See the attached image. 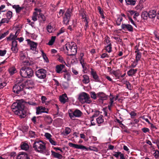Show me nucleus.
<instances>
[{
    "label": "nucleus",
    "instance_id": "nucleus-15",
    "mask_svg": "<svg viewBox=\"0 0 159 159\" xmlns=\"http://www.w3.org/2000/svg\"><path fill=\"white\" fill-rule=\"evenodd\" d=\"M43 142L41 140L36 139L34 141L33 145V147L35 150L37 151L38 149L41 145V144Z\"/></svg>",
    "mask_w": 159,
    "mask_h": 159
},
{
    "label": "nucleus",
    "instance_id": "nucleus-16",
    "mask_svg": "<svg viewBox=\"0 0 159 159\" xmlns=\"http://www.w3.org/2000/svg\"><path fill=\"white\" fill-rule=\"evenodd\" d=\"M65 67V65L62 64L57 65L56 66L55 71L57 73H62V69Z\"/></svg>",
    "mask_w": 159,
    "mask_h": 159
},
{
    "label": "nucleus",
    "instance_id": "nucleus-59",
    "mask_svg": "<svg viewBox=\"0 0 159 159\" xmlns=\"http://www.w3.org/2000/svg\"><path fill=\"white\" fill-rule=\"evenodd\" d=\"M64 12V11L62 9H60L59 12V16L57 15L58 18H60L61 16H62Z\"/></svg>",
    "mask_w": 159,
    "mask_h": 159
},
{
    "label": "nucleus",
    "instance_id": "nucleus-53",
    "mask_svg": "<svg viewBox=\"0 0 159 159\" xmlns=\"http://www.w3.org/2000/svg\"><path fill=\"white\" fill-rule=\"evenodd\" d=\"M37 14L35 12H34L33 15L32 17V19L34 21H36L37 20Z\"/></svg>",
    "mask_w": 159,
    "mask_h": 159
},
{
    "label": "nucleus",
    "instance_id": "nucleus-50",
    "mask_svg": "<svg viewBox=\"0 0 159 159\" xmlns=\"http://www.w3.org/2000/svg\"><path fill=\"white\" fill-rule=\"evenodd\" d=\"M30 136L31 138L35 137V133L32 131H30L29 132Z\"/></svg>",
    "mask_w": 159,
    "mask_h": 159
},
{
    "label": "nucleus",
    "instance_id": "nucleus-24",
    "mask_svg": "<svg viewBox=\"0 0 159 159\" xmlns=\"http://www.w3.org/2000/svg\"><path fill=\"white\" fill-rule=\"evenodd\" d=\"M75 117H80L82 114V112L79 110L76 109L74 111Z\"/></svg>",
    "mask_w": 159,
    "mask_h": 159
},
{
    "label": "nucleus",
    "instance_id": "nucleus-62",
    "mask_svg": "<svg viewBox=\"0 0 159 159\" xmlns=\"http://www.w3.org/2000/svg\"><path fill=\"white\" fill-rule=\"evenodd\" d=\"M45 136L46 137L47 139H48V140L50 138H51V137H52V135L50 134L49 133H46L45 134Z\"/></svg>",
    "mask_w": 159,
    "mask_h": 159
},
{
    "label": "nucleus",
    "instance_id": "nucleus-56",
    "mask_svg": "<svg viewBox=\"0 0 159 159\" xmlns=\"http://www.w3.org/2000/svg\"><path fill=\"white\" fill-rule=\"evenodd\" d=\"M11 49L14 53H17L18 51V49L17 47H12Z\"/></svg>",
    "mask_w": 159,
    "mask_h": 159
},
{
    "label": "nucleus",
    "instance_id": "nucleus-2",
    "mask_svg": "<svg viewBox=\"0 0 159 159\" xmlns=\"http://www.w3.org/2000/svg\"><path fill=\"white\" fill-rule=\"evenodd\" d=\"M22 77L30 78L34 76V71L32 69L29 67H23L20 72Z\"/></svg>",
    "mask_w": 159,
    "mask_h": 159
},
{
    "label": "nucleus",
    "instance_id": "nucleus-35",
    "mask_svg": "<svg viewBox=\"0 0 159 159\" xmlns=\"http://www.w3.org/2000/svg\"><path fill=\"white\" fill-rule=\"evenodd\" d=\"M57 60L59 61L60 62L63 63H65V61L63 59V57L59 54H57Z\"/></svg>",
    "mask_w": 159,
    "mask_h": 159
},
{
    "label": "nucleus",
    "instance_id": "nucleus-41",
    "mask_svg": "<svg viewBox=\"0 0 159 159\" xmlns=\"http://www.w3.org/2000/svg\"><path fill=\"white\" fill-rule=\"evenodd\" d=\"M84 56V54L83 53H80V57L79 58L80 63H82L84 61V59L83 58Z\"/></svg>",
    "mask_w": 159,
    "mask_h": 159
},
{
    "label": "nucleus",
    "instance_id": "nucleus-42",
    "mask_svg": "<svg viewBox=\"0 0 159 159\" xmlns=\"http://www.w3.org/2000/svg\"><path fill=\"white\" fill-rule=\"evenodd\" d=\"M123 20L122 18L120 16H119L117 19L116 20V23L117 25H120L121 24V22Z\"/></svg>",
    "mask_w": 159,
    "mask_h": 159
},
{
    "label": "nucleus",
    "instance_id": "nucleus-34",
    "mask_svg": "<svg viewBox=\"0 0 159 159\" xmlns=\"http://www.w3.org/2000/svg\"><path fill=\"white\" fill-rule=\"evenodd\" d=\"M17 37V36H15L12 33H11L10 36L7 37V41H10L12 40V41L15 39Z\"/></svg>",
    "mask_w": 159,
    "mask_h": 159
},
{
    "label": "nucleus",
    "instance_id": "nucleus-54",
    "mask_svg": "<svg viewBox=\"0 0 159 159\" xmlns=\"http://www.w3.org/2000/svg\"><path fill=\"white\" fill-rule=\"evenodd\" d=\"M7 52L6 50H0V56H3Z\"/></svg>",
    "mask_w": 159,
    "mask_h": 159
},
{
    "label": "nucleus",
    "instance_id": "nucleus-18",
    "mask_svg": "<svg viewBox=\"0 0 159 159\" xmlns=\"http://www.w3.org/2000/svg\"><path fill=\"white\" fill-rule=\"evenodd\" d=\"M20 147L22 150L26 151H27L29 148L28 144L25 142H22Z\"/></svg>",
    "mask_w": 159,
    "mask_h": 159
},
{
    "label": "nucleus",
    "instance_id": "nucleus-31",
    "mask_svg": "<svg viewBox=\"0 0 159 159\" xmlns=\"http://www.w3.org/2000/svg\"><path fill=\"white\" fill-rule=\"evenodd\" d=\"M136 1L137 0H125L127 4L133 6L135 5Z\"/></svg>",
    "mask_w": 159,
    "mask_h": 159
},
{
    "label": "nucleus",
    "instance_id": "nucleus-7",
    "mask_svg": "<svg viewBox=\"0 0 159 159\" xmlns=\"http://www.w3.org/2000/svg\"><path fill=\"white\" fill-rule=\"evenodd\" d=\"M69 146L71 148H75L76 149H82L84 150L88 151L89 150H93L90 148H87L82 145H78L73 143L71 142L68 143Z\"/></svg>",
    "mask_w": 159,
    "mask_h": 159
},
{
    "label": "nucleus",
    "instance_id": "nucleus-44",
    "mask_svg": "<svg viewBox=\"0 0 159 159\" xmlns=\"http://www.w3.org/2000/svg\"><path fill=\"white\" fill-rule=\"evenodd\" d=\"M141 16L142 18L145 19V17L147 18L148 17V12L146 11H143L142 12Z\"/></svg>",
    "mask_w": 159,
    "mask_h": 159
},
{
    "label": "nucleus",
    "instance_id": "nucleus-46",
    "mask_svg": "<svg viewBox=\"0 0 159 159\" xmlns=\"http://www.w3.org/2000/svg\"><path fill=\"white\" fill-rule=\"evenodd\" d=\"M47 29L49 33H51L53 32L52 27L50 25H48L47 27Z\"/></svg>",
    "mask_w": 159,
    "mask_h": 159
},
{
    "label": "nucleus",
    "instance_id": "nucleus-51",
    "mask_svg": "<svg viewBox=\"0 0 159 159\" xmlns=\"http://www.w3.org/2000/svg\"><path fill=\"white\" fill-rule=\"evenodd\" d=\"M126 88L129 90L131 89V85L129 81H126V83H125Z\"/></svg>",
    "mask_w": 159,
    "mask_h": 159
},
{
    "label": "nucleus",
    "instance_id": "nucleus-61",
    "mask_svg": "<svg viewBox=\"0 0 159 159\" xmlns=\"http://www.w3.org/2000/svg\"><path fill=\"white\" fill-rule=\"evenodd\" d=\"M17 42L15 39L12 41V47H17Z\"/></svg>",
    "mask_w": 159,
    "mask_h": 159
},
{
    "label": "nucleus",
    "instance_id": "nucleus-6",
    "mask_svg": "<svg viewBox=\"0 0 159 159\" xmlns=\"http://www.w3.org/2000/svg\"><path fill=\"white\" fill-rule=\"evenodd\" d=\"M46 70L43 68L39 69L35 72L36 76L40 79H44L46 75Z\"/></svg>",
    "mask_w": 159,
    "mask_h": 159
},
{
    "label": "nucleus",
    "instance_id": "nucleus-10",
    "mask_svg": "<svg viewBox=\"0 0 159 159\" xmlns=\"http://www.w3.org/2000/svg\"><path fill=\"white\" fill-rule=\"evenodd\" d=\"M90 74L93 78L95 81L96 82H98L99 83L101 82L100 79L98 75L96 72L93 69H91Z\"/></svg>",
    "mask_w": 159,
    "mask_h": 159
},
{
    "label": "nucleus",
    "instance_id": "nucleus-37",
    "mask_svg": "<svg viewBox=\"0 0 159 159\" xmlns=\"http://www.w3.org/2000/svg\"><path fill=\"white\" fill-rule=\"evenodd\" d=\"M6 15L7 18V19L8 20H9L12 17V12L11 11H8L7 12Z\"/></svg>",
    "mask_w": 159,
    "mask_h": 159
},
{
    "label": "nucleus",
    "instance_id": "nucleus-57",
    "mask_svg": "<svg viewBox=\"0 0 159 159\" xmlns=\"http://www.w3.org/2000/svg\"><path fill=\"white\" fill-rule=\"evenodd\" d=\"M129 20L130 21L131 24L134 25L136 27H137V26L135 23L133 19L129 16H128Z\"/></svg>",
    "mask_w": 159,
    "mask_h": 159
},
{
    "label": "nucleus",
    "instance_id": "nucleus-32",
    "mask_svg": "<svg viewBox=\"0 0 159 159\" xmlns=\"http://www.w3.org/2000/svg\"><path fill=\"white\" fill-rule=\"evenodd\" d=\"M96 121L98 124H101L104 122L103 116L101 115L100 116L96 119Z\"/></svg>",
    "mask_w": 159,
    "mask_h": 159
},
{
    "label": "nucleus",
    "instance_id": "nucleus-8",
    "mask_svg": "<svg viewBox=\"0 0 159 159\" xmlns=\"http://www.w3.org/2000/svg\"><path fill=\"white\" fill-rule=\"evenodd\" d=\"M98 97L99 98L98 101L100 102L103 103L104 100H107L108 98V95L102 92H99L97 93Z\"/></svg>",
    "mask_w": 159,
    "mask_h": 159
},
{
    "label": "nucleus",
    "instance_id": "nucleus-20",
    "mask_svg": "<svg viewBox=\"0 0 159 159\" xmlns=\"http://www.w3.org/2000/svg\"><path fill=\"white\" fill-rule=\"evenodd\" d=\"M37 151L40 153H43L46 150L45 144L44 142L41 144V145L38 149Z\"/></svg>",
    "mask_w": 159,
    "mask_h": 159
},
{
    "label": "nucleus",
    "instance_id": "nucleus-13",
    "mask_svg": "<svg viewBox=\"0 0 159 159\" xmlns=\"http://www.w3.org/2000/svg\"><path fill=\"white\" fill-rule=\"evenodd\" d=\"M71 53L69 55L70 56L75 55L77 52V47L75 44H73L72 46L70 45V48Z\"/></svg>",
    "mask_w": 159,
    "mask_h": 159
},
{
    "label": "nucleus",
    "instance_id": "nucleus-4",
    "mask_svg": "<svg viewBox=\"0 0 159 159\" xmlns=\"http://www.w3.org/2000/svg\"><path fill=\"white\" fill-rule=\"evenodd\" d=\"M25 86L21 84H15L13 87V92L17 94L24 95L26 94V92L24 90Z\"/></svg>",
    "mask_w": 159,
    "mask_h": 159
},
{
    "label": "nucleus",
    "instance_id": "nucleus-47",
    "mask_svg": "<svg viewBox=\"0 0 159 159\" xmlns=\"http://www.w3.org/2000/svg\"><path fill=\"white\" fill-rule=\"evenodd\" d=\"M121 153L120 152H115L114 154H113V155L118 159L119 158L120 155Z\"/></svg>",
    "mask_w": 159,
    "mask_h": 159
},
{
    "label": "nucleus",
    "instance_id": "nucleus-1",
    "mask_svg": "<svg viewBox=\"0 0 159 159\" xmlns=\"http://www.w3.org/2000/svg\"><path fill=\"white\" fill-rule=\"evenodd\" d=\"M25 102L23 99L17 100L11 106V108L14 113L19 116L21 118L26 116V111L25 109Z\"/></svg>",
    "mask_w": 159,
    "mask_h": 159
},
{
    "label": "nucleus",
    "instance_id": "nucleus-26",
    "mask_svg": "<svg viewBox=\"0 0 159 159\" xmlns=\"http://www.w3.org/2000/svg\"><path fill=\"white\" fill-rule=\"evenodd\" d=\"M23 77L18 78L17 80V83L16 84H21L22 85H24V86H25V82L24 81Z\"/></svg>",
    "mask_w": 159,
    "mask_h": 159
},
{
    "label": "nucleus",
    "instance_id": "nucleus-11",
    "mask_svg": "<svg viewBox=\"0 0 159 159\" xmlns=\"http://www.w3.org/2000/svg\"><path fill=\"white\" fill-rule=\"evenodd\" d=\"M16 159H30V156L25 152H22L17 156Z\"/></svg>",
    "mask_w": 159,
    "mask_h": 159
},
{
    "label": "nucleus",
    "instance_id": "nucleus-21",
    "mask_svg": "<svg viewBox=\"0 0 159 159\" xmlns=\"http://www.w3.org/2000/svg\"><path fill=\"white\" fill-rule=\"evenodd\" d=\"M68 100V98L66 94H64L62 96H60L59 98V100L61 102L64 104L67 102V100Z\"/></svg>",
    "mask_w": 159,
    "mask_h": 159
},
{
    "label": "nucleus",
    "instance_id": "nucleus-14",
    "mask_svg": "<svg viewBox=\"0 0 159 159\" xmlns=\"http://www.w3.org/2000/svg\"><path fill=\"white\" fill-rule=\"evenodd\" d=\"M28 43L30 45V49L33 50H35L37 46V43L33 41H32L30 39L27 40Z\"/></svg>",
    "mask_w": 159,
    "mask_h": 159
},
{
    "label": "nucleus",
    "instance_id": "nucleus-28",
    "mask_svg": "<svg viewBox=\"0 0 159 159\" xmlns=\"http://www.w3.org/2000/svg\"><path fill=\"white\" fill-rule=\"evenodd\" d=\"M137 70V69H131L128 71L127 74L129 76H132L136 73Z\"/></svg>",
    "mask_w": 159,
    "mask_h": 159
},
{
    "label": "nucleus",
    "instance_id": "nucleus-9",
    "mask_svg": "<svg viewBox=\"0 0 159 159\" xmlns=\"http://www.w3.org/2000/svg\"><path fill=\"white\" fill-rule=\"evenodd\" d=\"M48 111L49 110L48 108L43 106H39L36 108L37 114H39L42 113H48Z\"/></svg>",
    "mask_w": 159,
    "mask_h": 159
},
{
    "label": "nucleus",
    "instance_id": "nucleus-43",
    "mask_svg": "<svg viewBox=\"0 0 159 159\" xmlns=\"http://www.w3.org/2000/svg\"><path fill=\"white\" fill-rule=\"evenodd\" d=\"M111 44L110 43L107 46H106V50L109 53L111 52Z\"/></svg>",
    "mask_w": 159,
    "mask_h": 159
},
{
    "label": "nucleus",
    "instance_id": "nucleus-27",
    "mask_svg": "<svg viewBox=\"0 0 159 159\" xmlns=\"http://www.w3.org/2000/svg\"><path fill=\"white\" fill-rule=\"evenodd\" d=\"M83 77V79L82 80V82L86 84L89 82V77L87 75H84Z\"/></svg>",
    "mask_w": 159,
    "mask_h": 159
},
{
    "label": "nucleus",
    "instance_id": "nucleus-60",
    "mask_svg": "<svg viewBox=\"0 0 159 159\" xmlns=\"http://www.w3.org/2000/svg\"><path fill=\"white\" fill-rule=\"evenodd\" d=\"M129 114L130 115L132 118H134V117L137 115L136 113L133 111L129 113Z\"/></svg>",
    "mask_w": 159,
    "mask_h": 159
},
{
    "label": "nucleus",
    "instance_id": "nucleus-25",
    "mask_svg": "<svg viewBox=\"0 0 159 159\" xmlns=\"http://www.w3.org/2000/svg\"><path fill=\"white\" fill-rule=\"evenodd\" d=\"M8 71L11 75H14L17 72L16 69L14 66L11 67L9 68Z\"/></svg>",
    "mask_w": 159,
    "mask_h": 159
},
{
    "label": "nucleus",
    "instance_id": "nucleus-52",
    "mask_svg": "<svg viewBox=\"0 0 159 159\" xmlns=\"http://www.w3.org/2000/svg\"><path fill=\"white\" fill-rule=\"evenodd\" d=\"M39 17L40 18L41 21H43V22H44L46 20V18L45 16L42 14H39Z\"/></svg>",
    "mask_w": 159,
    "mask_h": 159
},
{
    "label": "nucleus",
    "instance_id": "nucleus-22",
    "mask_svg": "<svg viewBox=\"0 0 159 159\" xmlns=\"http://www.w3.org/2000/svg\"><path fill=\"white\" fill-rule=\"evenodd\" d=\"M156 11L155 10H152L148 12V17L151 19L154 18L156 15Z\"/></svg>",
    "mask_w": 159,
    "mask_h": 159
},
{
    "label": "nucleus",
    "instance_id": "nucleus-63",
    "mask_svg": "<svg viewBox=\"0 0 159 159\" xmlns=\"http://www.w3.org/2000/svg\"><path fill=\"white\" fill-rule=\"evenodd\" d=\"M49 142L52 145H55L57 144L56 142L53 140L52 138L49 139Z\"/></svg>",
    "mask_w": 159,
    "mask_h": 159
},
{
    "label": "nucleus",
    "instance_id": "nucleus-17",
    "mask_svg": "<svg viewBox=\"0 0 159 159\" xmlns=\"http://www.w3.org/2000/svg\"><path fill=\"white\" fill-rule=\"evenodd\" d=\"M135 53H136L135 61H136L138 62L140 60L141 58L142 53L139 52V50L138 48L136 49Z\"/></svg>",
    "mask_w": 159,
    "mask_h": 159
},
{
    "label": "nucleus",
    "instance_id": "nucleus-48",
    "mask_svg": "<svg viewBox=\"0 0 159 159\" xmlns=\"http://www.w3.org/2000/svg\"><path fill=\"white\" fill-rule=\"evenodd\" d=\"M65 31V29L64 27L61 28L59 30V32L57 33V36H58L61 34L64 33Z\"/></svg>",
    "mask_w": 159,
    "mask_h": 159
},
{
    "label": "nucleus",
    "instance_id": "nucleus-19",
    "mask_svg": "<svg viewBox=\"0 0 159 159\" xmlns=\"http://www.w3.org/2000/svg\"><path fill=\"white\" fill-rule=\"evenodd\" d=\"M52 156L55 158L58 159H61L63 157L62 155L60 153L55 152L53 150L51 151Z\"/></svg>",
    "mask_w": 159,
    "mask_h": 159
},
{
    "label": "nucleus",
    "instance_id": "nucleus-30",
    "mask_svg": "<svg viewBox=\"0 0 159 159\" xmlns=\"http://www.w3.org/2000/svg\"><path fill=\"white\" fill-rule=\"evenodd\" d=\"M71 13V10L70 9H68L65 14L64 16L70 19Z\"/></svg>",
    "mask_w": 159,
    "mask_h": 159
},
{
    "label": "nucleus",
    "instance_id": "nucleus-55",
    "mask_svg": "<svg viewBox=\"0 0 159 159\" xmlns=\"http://www.w3.org/2000/svg\"><path fill=\"white\" fill-rule=\"evenodd\" d=\"M9 31H7L6 32L2 34V35L0 36V39L4 38L6 36L9 34Z\"/></svg>",
    "mask_w": 159,
    "mask_h": 159
},
{
    "label": "nucleus",
    "instance_id": "nucleus-64",
    "mask_svg": "<svg viewBox=\"0 0 159 159\" xmlns=\"http://www.w3.org/2000/svg\"><path fill=\"white\" fill-rule=\"evenodd\" d=\"M97 9L100 14H103V10L100 7L98 6L97 7Z\"/></svg>",
    "mask_w": 159,
    "mask_h": 159
},
{
    "label": "nucleus",
    "instance_id": "nucleus-40",
    "mask_svg": "<svg viewBox=\"0 0 159 159\" xmlns=\"http://www.w3.org/2000/svg\"><path fill=\"white\" fill-rule=\"evenodd\" d=\"M114 97H113L112 98H110V102H109L110 104L108 106V109L110 111H111V107L112 106L113 103L114 101L113 100L114 99Z\"/></svg>",
    "mask_w": 159,
    "mask_h": 159
},
{
    "label": "nucleus",
    "instance_id": "nucleus-58",
    "mask_svg": "<svg viewBox=\"0 0 159 159\" xmlns=\"http://www.w3.org/2000/svg\"><path fill=\"white\" fill-rule=\"evenodd\" d=\"M99 114V111H96L95 112V113L92 116L90 117V118L97 117Z\"/></svg>",
    "mask_w": 159,
    "mask_h": 159
},
{
    "label": "nucleus",
    "instance_id": "nucleus-23",
    "mask_svg": "<svg viewBox=\"0 0 159 159\" xmlns=\"http://www.w3.org/2000/svg\"><path fill=\"white\" fill-rule=\"evenodd\" d=\"M44 117V120L47 124H50L52 123V120L50 116L46 115Z\"/></svg>",
    "mask_w": 159,
    "mask_h": 159
},
{
    "label": "nucleus",
    "instance_id": "nucleus-33",
    "mask_svg": "<svg viewBox=\"0 0 159 159\" xmlns=\"http://www.w3.org/2000/svg\"><path fill=\"white\" fill-rule=\"evenodd\" d=\"M71 131V130L70 128L66 127L65 128V131L63 132V134L64 135H66L70 133Z\"/></svg>",
    "mask_w": 159,
    "mask_h": 159
},
{
    "label": "nucleus",
    "instance_id": "nucleus-38",
    "mask_svg": "<svg viewBox=\"0 0 159 159\" xmlns=\"http://www.w3.org/2000/svg\"><path fill=\"white\" fill-rule=\"evenodd\" d=\"M90 95L91 98L93 99H96L98 97L97 93L96 94L94 91L91 92H90Z\"/></svg>",
    "mask_w": 159,
    "mask_h": 159
},
{
    "label": "nucleus",
    "instance_id": "nucleus-49",
    "mask_svg": "<svg viewBox=\"0 0 159 159\" xmlns=\"http://www.w3.org/2000/svg\"><path fill=\"white\" fill-rule=\"evenodd\" d=\"M69 116L71 118H74L75 117V115H73L74 114V111L72 112V111L71 109H69Z\"/></svg>",
    "mask_w": 159,
    "mask_h": 159
},
{
    "label": "nucleus",
    "instance_id": "nucleus-3",
    "mask_svg": "<svg viewBox=\"0 0 159 159\" xmlns=\"http://www.w3.org/2000/svg\"><path fill=\"white\" fill-rule=\"evenodd\" d=\"M78 99L79 101L83 104L84 103L90 104L92 102L89 95L84 92L82 93L79 95Z\"/></svg>",
    "mask_w": 159,
    "mask_h": 159
},
{
    "label": "nucleus",
    "instance_id": "nucleus-5",
    "mask_svg": "<svg viewBox=\"0 0 159 159\" xmlns=\"http://www.w3.org/2000/svg\"><path fill=\"white\" fill-rule=\"evenodd\" d=\"M20 60L22 61L24 65L27 66H32L33 63L29 61V58L26 54L21 52L20 55Z\"/></svg>",
    "mask_w": 159,
    "mask_h": 159
},
{
    "label": "nucleus",
    "instance_id": "nucleus-45",
    "mask_svg": "<svg viewBox=\"0 0 159 159\" xmlns=\"http://www.w3.org/2000/svg\"><path fill=\"white\" fill-rule=\"evenodd\" d=\"M9 22V20L7 18H3L2 19L0 22V26H1L2 24L5 23H8Z\"/></svg>",
    "mask_w": 159,
    "mask_h": 159
},
{
    "label": "nucleus",
    "instance_id": "nucleus-12",
    "mask_svg": "<svg viewBox=\"0 0 159 159\" xmlns=\"http://www.w3.org/2000/svg\"><path fill=\"white\" fill-rule=\"evenodd\" d=\"M121 27L122 29L125 31L127 30L128 31L131 32H133V31L132 26L129 24H126L122 23L121 25Z\"/></svg>",
    "mask_w": 159,
    "mask_h": 159
},
{
    "label": "nucleus",
    "instance_id": "nucleus-29",
    "mask_svg": "<svg viewBox=\"0 0 159 159\" xmlns=\"http://www.w3.org/2000/svg\"><path fill=\"white\" fill-rule=\"evenodd\" d=\"M13 8L15 9L17 13H19L23 8L20 7L19 5H14L12 6Z\"/></svg>",
    "mask_w": 159,
    "mask_h": 159
},
{
    "label": "nucleus",
    "instance_id": "nucleus-36",
    "mask_svg": "<svg viewBox=\"0 0 159 159\" xmlns=\"http://www.w3.org/2000/svg\"><path fill=\"white\" fill-rule=\"evenodd\" d=\"M29 129V127L27 126L23 125L22 126L21 128L20 129V130L22 131L23 132L25 133L27 132L28 131Z\"/></svg>",
    "mask_w": 159,
    "mask_h": 159
},
{
    "label": "nucleus",
    "instance_id": "nucleus-39",
    "mask_svg": "<svg viewBox=\"0 0 159 159\" xmlns=\"http://www.w3.org/2000/svg\"><path fill=\"white\" fill-rule=\"evenodd\" d=\"M70 74L69 72H66L64 75V78L67 81L70 80Z\"/></svg>",
    "mask_w": 159,
    "mask_h": 159
}]
</instances>
